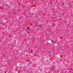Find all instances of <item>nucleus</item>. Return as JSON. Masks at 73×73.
I'll return each instance as SVG.
<instances>
[{"label":"nucleus","instance_id":"nucleus-1","mask_svg":"<svg viewBox=\"0 0 73 73\" xmlns=\"http://www.w3.org/2000/svg\"><path fill=\"white\" fill-rule=\"evenodd\" d=\"M38 27H41V25H38Z\"/></svg>","mask_w":73,"mask_h":73},{"label":"nucleus","instance_id":"nucleus-2","mask_svg":"<svg viewBox=\"0 0 73 73\" xmlns=\"http://www.w3.org/2000/svg\"><path fill=\"white\" fill-rule=\"evenodd\" d=\"M27 29H29V28H27Z\"/></svg>","mask_w":73,"mask_h":73},{"label":"nucleus","instance_id":"nucleus-3","mask_svg":"<svg viewBox=\"0 0 73 73\" xmlns=\"http://www.w3.org/2000/svg\"><path fill=\"white\" fill-rule=\"evenodd\" d=\"M52 42H53V41L52 40H51Z\"/></svg>","mask_w":73,"mask_h":73}]
</instances>
